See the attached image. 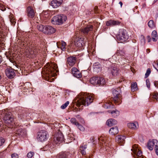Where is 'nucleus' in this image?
<instances>
[{
  "instance_id": "nucleus-1",
  "label": "nucleus",
  "mask_w": 158,
  "mask_h": 158,
  "mask_svg": "<svg viewBox=\"0 0 158 158\" xmlns=\"http://www.w3.org/2000/svg\"><path fill=\"white\" fill-rule=\"evenodd\" d=\"M81 94V96L76 103L77 106H80L81 105L88 106L93 102V98L92 96L87 95L86 93Z\"/></svg>"
},
{
  "instance_id": "nucleus-2",
  "label": "nucleus",
  "mask_w": 158,
  "mask_h": 158,
  "mask_svg": "<svg viewBox=\"0 0 158 158\" xmlns=\"http://www.w3.org/2000/svg\"><path fill=\"white\" fill-rule=\"evenodd\" d=\"M0 114L6 124H13L14 123L13 116L10 110L6 109L0 111Z\"/></svg>"
},
{
  "instance_id": "nucleus-3",
  "label": "nucleus",
  "mask_w": 158,
  "mask_h": 158,
  "mask_svg": "<svg viewBox=\"0 0 158 158\" xmlns=\"http://www.w3.org/2000/svg\"><path fill=\"white\" fill-rule=\"evenodd\" d=\"M67 19L66 16L63 14L57 15L54 16L52 19V23L55 25H61Z\"/></svg>"
},
{
  "instance_id": "nucleus-4",
  "label": "nucleus",
  "mask_w": 158,
  "mask_h": 158,
  "mask_svg": "<svg viewBox=\"0 0 158 158\" xmlns=\"http://www.w3.org/2000/svg\"><path fill=\"white\" fill-rule=\"evenodd\" d=\"M112 59L114 60L116 62L118 61L120 62L122 61L123 59L124 60L126 58V53L125 51L123 49L117 50L116 53L112 57Z\"/></svg>"
},
{
  "instance_id": "nucleus-5",
  "label": "nucleus",
  "mask_w": 158,
  "mask_h": 158,
  "mask_svg": "<svg viewBox=\"0 0 158 158\" xmlns=\"http://www.w3.org/2000/svg\"><path fill=\"white\" fill-rule=\"evenodd\" d=\"M117 40L121 43L126 41L129 37V35L126 30L121 29L120 30L119 33L116 36Z\"/></svg>"
},
{
  "instance_id": "nucleus-6",
  "label": "nucleus",
  "mask_w": 158,
  "mask_h": 158,
  "mask_svg": "<svg viewBox=\"0 0 158 158\" xmlns=\"http://www.w3.org/2000/svg\"><path fill=\"white\" fill-rule=\"evenodd\" d=\"M121 93V91L119 88L116 89H112V93L114 96L113 99L114 103L118 104L120 103V97L121 95L120 93Z\"/></svg>"
},
{
  "instance_id": "nucleus-7",
  "label": "nucleus",
  "mask_w": 158,
  "mask_h": 158,
  "mask_svg": "<svg viewBox=\"0 0 158 158\" xmlns=\"http://www.w3.org/2000/svg\"><path fill=\"white\" fill-rule=\"evenodd\" d=\"M47 132L45 131L41 130L37 133V139L41 142L46 140L48 139Z\"/></svg>"
},
{
  "instance_id": "nucleus-8",
  "label": "nucleus",
  "mask_w": 158,
  "mask_h": 158,
  "mask_svg": "<svg viewBox=\"0 0 158 158\" xmlns=\"http://www.w3.org/2000/svg\"><path fill=\"white\" fill-rule=\"evenodd\" d=\"M131 150L135 155H136V157H135V158H144L142 156V151L138 148L137 145L136 144L134 145Z\"/></svg>"
},
{
  "instance_id": "nucleus-9",
  "label": "nucleus",
  "mask_w": 158,
  "mask_h": 158,
  "mask_svg": "<svg viewBox=\"0 0 158 158\" xmlns=\"http://www.w3.org/2000/svg\"><path fill=\"white\" fill-rule=\"evenodd\" d=\"M77 58L75 57L70 56L67 58V63L66 64L67 67L69 66L72 67L73 66L76 62Z\"/></svg>"
},
{
  "instance_id": "nucleus-10",
  "label": "nucleus",
  "mask_w": 158,
  "mask_h": 158,
  "mask_svg": "<svg viewBox=\"0 0 158 158\" xmlns=\"http://www.w3.org/2000/svg\"><path fill=\"white\" fill-rule=\"evenodd\" d=\"M108 71L113 76H117L119 73V69L115 65L114 66H112L109 68L108 69Z\"/></svg>"
},
{
  "instance_id": "nucleus-11",
  "label": "nucleus",
  "mask_w": 158,
  "mask_h": 158,
  "mask_svg": "<svg viewBox=\"0 0 158 158\" xmlns=\"http://www.w3.org/2000/svg\"><path fill=\"white\" fill-rule=\"evenodd\" d=\"M6 76L9 78L12 79L15 76V73L14 69L11 68H7L6 70Z\"/></svg>"
},
{
  "instance_id": "nucleus-12",
  "label": "nucleus",
  "mask_w": 158,
  "mask_h": 158,
  "mask_svg": "<svg viewBox=\"0 0 158 158\" xmlns=\"http://www.w3.org/2000/svg\"><path fill=\"white\" fill-rule=\"evenodd\" d=\"M151 39L150 36L149 35L147 36V39L148 40V42H150L152 40L153 42H156L158 40V36L157 35V33L156 31H153L152 33Z\"/></svg>"
},
{
  "instance_id": "nucleus-13",
  "label": "nucleus",
  "mask_w": 158,
  "mask_h": 158,
  "mask_svg": "<svg viewBox=\"0 0 158 158\" xmlns=\"http://www.w3.org/2000/svg\"><path fill=\"white\" fill-rule=\"evenodd\" d=\"M27 13L29 18H33L35 16V14L34 10L33 8L30 6H28L27 8Z\"/></svg>"
},
{
  "instance_id": "nucleus-14",
  "label": "nucleus",
  "mask_w": 158,
  "mask_h": 158,
  "mask_svg": "<svg viewBox=\"0 0 158 158\" xmlns=\"http://www.w3.org/2000/svg\"><path fill=\"white\" fill-rule=\"evenodd\" d=\"M55 29L51 26H46L44 33L46 34H52L55 32Z\"/></svg>"
},
{
  "instance_id": "nucleus-15",
  "label": "nucleus",
  "mask_w": 158,
  "mask_h": 158,
  "mask_svg": "<svg viewBox=\"0 0 158 158\" xmlns=\"http://www.w3.org/2000/svg\"><path fill=\"white\" fill-rule=\"evenodd\" d=\"M126 137L123 135H118L115 138L116 142L120 145H123L125 143Z\"/></svg>"
},
{
  "instance_id": "nucleus-16",
  "label": "nucleus",
  "mask_w": 158,
  "mask_h": 158,
  "mask_svg": "<svg viewBox=\"0 0 158 158\" xmlns=\"http://www.w3.org/2000/svg\"><path fill=\"white\" fill-rule=\"evenodd\" d=\"M63 0H53L51 1L50 5L54 8L60 6L62 3Z\"/></svg>"
},
{
  "instance_id": "nucleus-17",
  "label": "nucleus",
  "mask_w": 158,
  "mask_h": 158,
  "mask_svg": "<svg viewBox=\"0 0 158 158\" xmlns=\"http://www.w3.org/2000/svg\"><path fill=\"white\" fill-rule=\"evenodd\" d=\"M72 73L73 75L77 78H79L81 77V75L80 71L76 68H73L72 69Z\"/></svg>"
},
{
  "instance_id": "nucleus-18",
  "label": "nucleus",
  "mask_w": 158,
  "mask_h": 158,
  "mask_svg": "<svg viewBox=\"0 0 158 158\" xmlns=\"http://www.w3.org/2000/svg\"><path fill=\"white\" fill-rule=\"evenodd\" d=\"M121 22L117 20H110L106 23V25L107 26H114L119 25Z\"/></svg>"
},
{
  "instance_id": "nucleus-19",
  "label": "nucleus",
  "mask_w": 158,
  "mask_h": 158,
  "mask_svg": "<svg viewBox=\"0 0 158 158\" xmlns=\"http://www.w3.org/2000/svg\"><path fill=\"white\" fill-rule=\"evenodd\" d=\"M85 42L83 38L78 39V40L75 42V45L78 47H81L85 45Z\"/></svg>"
},
{
  "instance_id": "nucleus-20",
  "label": "nucleus",
  "mask_w": 158,
  "mask_h": 158,
  "mask_svg": "<svg viewBox=\"0 0 158 158\" xmlns=\"http://www.w3.org/2000/svg\"><path fill=\"white\" fill-rule=\"evenodd\" d=\"M157 140L153 139L152 141H149L148 143V148L150 150H152L153 148V147L156 144Z\"/></svg>"
},
{
  "instance_id": "nucleus-21",
  "label": "nucleus",
  "mask_w": 158,
  "mask_h": 158,
  "mask_svg": "<svg viewBox=\"0 0 158 158\" xmlns=\"http://www.w3.org/2000/svg\"><path fill=\"white\" fill-rule=\"evenodd\" d=\"M16 134L18 135H19L24 137L26 136L27 132L26 130L20 128L18 129H16Z\"/></svg>"
},
{
  "instance_id": "nucleus-22",
  "label": "nucleus",
  "mask_w": 158,
  "mask_h": 158,
  "mask_svg": "<svg viewBox=\"0 0 158 158\" xmlns=\"http://www.w3.org/2000/svg\"><path fill=\"white\" fill-rule=\"evenodd\" d=\"M93 29V26L92 25H89L86 26L81 30V32H83L85 35H86L90 31H91Z\"/></svg>"
},
{
  "instance_id": "nucleus-23",
  "label": "nucleus",
  "mask_w": 158,
  "mask_h": 158,
  "mask_svg": "<svg viewBox=\"0 0 158 158\" xmlns=\"http://www.w3.org/2000/svg\"><path fill=\"white\" fill-rule=\"evenodd\" d=\"M106 124L109 127H111L117 123V121L114 119L111 118L107 120Z\"/></svg>"
},
{
  "instance_id": "nucleus-24",
  "label": "nucleus",
  "mask_w": 158,
  "mask_h": 158,
  "mask_svg": "<svg viewBox=\"0 0 158 158\" xmlns=\"http://www.w3.org/2000/svg\"><path fill=\"white\" fill-rule=\"evenodd\" d=\"M118 132V130L117 127H112L109 130V133L112 135L117 134Z\"/></svg>"
},
{
  "instance_id": "nucleus-25",
  "label": "nucleus",
  "mask_w": 158,
  "mask_h": 158,
  "mask_svg": "<svg viewBox=\"0 0 158 158\" xmlns=\"http://www.w3.org/2000/svg\"><path fill=\"white\" fill-rule=\"evenodd\" d=\"M57 47L60 48L61 50L63 51L65 50L66 49V43L63 41H62L59 44L57 43Z\"/></svg>"
},
{
  "instance_id": "nucleus-26",
  "label": "nucleus",
  "mask_w": 158,
  "mask_h": 158,
  "mask_svg": "<svg viewBox=\"0 0 158 158\" xmlns=\"http://www.w3.org/2000/svg\"><path fill=\"white\" fill-rule=\"evenodd\" d=\"M106 83L105 80L102 77H98V84L97 85H103Z\"/></svg>"
},
{
  "instance_id": "nucleus-27",
  "label": "nucleus",
  "mask_w": 158,
  "mask_h": 158,
  "mask_svg": "<svg viewBox=\"0 0 158 158\" xmlns=\"http://www.w3.org/2000/svg\"><path fill=\"white\" fill-rule=\"evenodd\" d=\"M56 139L58 142H61L64 140V136L61 133L56 135L54 137V140Z\"/></svg>"
},
{
  "instance_id": "nucleus-28",
  "label": "nucleus",
  "mask_w": 158,
  "mask_h": 158,
  "mask_svg": "<svg viewBox=\"0 0 158 158\" xmlns=\"http://www.w3.org/2000/svg\"><path fill=\"white\" fill-rule=\"evenodd\" d=\"M94 71L96 72H98L101 70V65L95 64L93 66Z\"/></svg>"
},
{
  "instance_id": "nucleus-29",
  "label": "nucleus",
  "mask_w": 158,
  "mask_h": 158,
  "mask_svg": "<svg viewBox=\"0 0 158 158\" xmlns=\"http://www.w3.org/2000/svg\"><path fill=\"white\" fill-rule=\"evenodd\" d=\"M87 148V145L86 144L82 145L80 147V150L81 153L82 155H84L86 154V152L85 150Z\"/></svg>"
},
{
  "instance_id": "nucleus-30",
  "label": "nucleus",
  "mask_w": 158,
  "mask_h": 158,
  "mask_svg": "<svg viewBox=\"0 0 158 158\" xmlns=\"http://www.w3.org/2000/svg\"><path fill=\"white\" fill-rule=\"evenodd\" d=\"M90 83L95 85H97L98 84V77H92L90 80Z\"/></svg>"
},
{
  "instance_id": "nucleus-31",
  "label": "nucleus",
  "mask_w": 158,
  "mask_h": 158,
  "mask_svg": "<svg viewBox=\"0 0 158 158\" xmlns=\"http://www.w3.org/2000/svg\"><path fill=\"white\" fill-rule=\"evenodd\" d=\"M127 126L130 128L135 129L137 128V127L138 126V123H128Z\"/></svg>"
},
{
  "instance_id": "nucleus-32",
  "label": "nucleus",
  "mask_w": 158,
  "mask_h": 158,
  "mask_svg": "<svg viewBox=\"0 0 158 158\" xmlns=\"http://www.w3.org/2000/svg\"><path fill=\"white\" fill-rule=\"evenodd\" d=\"M148 26L151 29H155L156 27V24L153 20H150L148 23Z\"/></svg>"
},
{
  "instance_id": "nucleus-33",
  "label": "nucleus",
  "mask_w": 158,
  "mask_h": 158,
  "mask_svg": "<svg viewBox=\"0 0 158 158\" xmlns=\"http://www.w3.org/2000/svg\"><path fill=\"white\" fill-rule=\"evenodd\" d=\"M109 113H111L112 116L114 118L116 117L119 114V111L116 110H113L111 112H110L109 111Z\"/></svg>"
},
{
  "instance_id": "nucleus-34",
  "label": "nucleus",
  "mask_w": 158,
  "mask_h": 158,
  "mask_svg": "<svg viewBox=\"0 0 158 158\" xmlns=\"http://www.w3.org/2000/svg\"><path fill=\"white\" fill-rule=\"evenodd\" d=\"M137 84L135 82L131 85V90L132 92H134L138 89Z\"/></svg>"
},
{
  "instance_id": "nucleus-35",
  "label": "nucleus",
  "mask_w": 158,
  "mask_h": 158,
  "mask_svg": "<svg viewBox=\"0 0 158 158\" xmlns=\"http://www.w3.org/2000/svg\"><path fill=\"white\" fill-rule=\"evenodd\" d=\"M45 26L41 24L38 25L37 26V28L40 31H42L44 33V31L45 30Z\"/></svg>"
},
{
  "instance_id": "nucleus-36",
  "label": "nucleus",
  "mask_w": 158,
  "mask_h": 158,
  "mask_svg": "<svg viewBox=\"0 0 158 158\" xmlns=\"http://www.w3.org/2000/svg\"><path fill=\"white\" fill-rule=\"evenodd\" d=\"M67 154L66 153H63L60 154L58 155L56 158H67Z\"/></svg>"
},
{
  "instance_id": "nucleus-37",
  "label": "nucleus",
  "mask_w": 158,
  "mask_h": 158,
  "mask_svg": "<svg viewBox=\"0 0 158 158\" xmlns=\"http://www.w3.org/2000/svg\"><path fill=\"white\" fill-rule=\"evenodd\" d=\"M70 122L72 123L75 125H77L78 124V123L77 121L76 120L75 118H72L70 120Z\"/></svg>"
},
{
  "instance_id": "nucleus-38",
  "label": "nucleus",
  "mask_w": 158,
  "mask_h": 158,
  "mask_svg": "<svg viewBox=\"0 0 158 158\" xmlns=\"http://www.w3.org/2000/svg\"><path fill=\"white\" fill-rule=\"evenodd\" d=\"M69 104V101L66 102L64 104H63L61 106V108L62 109H65L68 105Z\"/></svg>"
},
{
  "instance_id": "nucleus-39",
  "label": "nucleus",
  "mask_w": 158,
  "mask_h": 158,
  "mask_svg": "<svg viewBox=\"0 0 158 158\" xmlns=\"http://www.w3.org/2000/svg\"><path fill=\"white\" fill-rule=\"evenodd\" d=\"M151 69H148L146 71V72L145 74V78H147L149 75L151 73Z\"/></svg>"
},
{
  "instance_id": "nucleus-40",
  "label": "nucleus",
  "mask_w": 158,
  "mask_h": 158,
  "mask_svg": "<svg viewBox=\"0 0 158 158\" xmlns=\"http://www.w3.org/2000/svg\"><path fill=\"white\" fill-rule=\"evenodd\" d=\"M78 128L81 131H84V128L79 123L77 125Z\"/></svg>"
},
{
  "instance_id": "nucleus-41",
  "label": "nucleus",
  "mask_w": 158,
  "mask_h": 158,
  "mask_svg": "<svg viewBox=\"0 0 158 158\" xmlns=\"http://www.w3.org/2000/svg\"><path fill=\"white\" fill-rule=\"evenodd\" d=\"M5 142V139L2 137H0V147L3 145Z\"/></svg>"
},
{
  "instance_id": "nucleus-42",
  "label": "nucleus",
  "mask_w": 158,
  "mask_h": 158,
  "mask_svg": "<svg viewBox=\"0 0 158 158\" xmlns=\"http://www.w3.org/2000/svg\"><path fill=\"white\" fill-rule=\"evenodd\" d=\"M34 152H30L28 153L27 154V157L28 158H31L33 156Z\"/></svg>"
},
{
  "instance_id": "nucleus-43",
  "label": "nucleus",
  "mask_w": 158,
  "mask_h": 158,
  "mask_svg": "<svg viewBox=\"0 0 158 158\" xmlns=\"http://www.w3.org/2000/svg\"><path fill=\"white\" fill-rule=\"evenodd\" d=\"M153 98L155 99L157 101H158V94L157 93H154L153 95Z\"/></svg>"
},
{
  "instance_id": "nucleus-44",
  "label": "nucleus",
  "mask_w": 158,
  "mask_h": 158,
  "mask_svg": "<svg viewBox=\"0 0 158 158\" xmlns=\"http://www.w3.org/2000/svg\"><path fill=\"white\" fill-rule=\"evenodd\" d=\"M106 139V138H104L103 137H100L99 138H98V140L99 141H101L102 142H104V144H105V142H104L105 140Z\"/></svg>"
},
{
  "instance_id": "nucleus-45",
  "label": "nucleus",
  "mask_w": 158,
  "mask_h": 158,
  "mask_svg": "<svg viewBox=\"0 0 158 158\" xmlns=\"http://www.w3.org/2000/svg\"><path fill=\"white\" fill-rule=\"evenodd\" d=\"M12 158H18L19 156L18 154L16 153H14L11 155Z\"/></svg>"
},
{
  "instance_id": "nucleus-46",
  "label": "nucleus",
  "mask_w": 158,
  "mask_h": 158,
  "mask_svg": "<svg viewBox=\"0 0 158 158\" xmlns=\"http://www.w3.org/2000/svg\"><path fill=\"white\" fill-rule=\"evenodd\" d=\"M146 85L147 87L148 88H149L150 87V82L149 81V80L148 79H147L146 80Z\"/></svg>"
},
{
  "instance_id": "nucleus-47",
  "label": "nucleus",
  "mask_w": 158,
  "mask_h": 158,
  "mask_svg": "<svg viewBox=\"0 0 158 158\" xmlns=\"http://www.w3.org/2000/svg\"><path fill=\"white\" fill-rule=\"evenodd\" d=\"M155 150L156 155L158 156V145L156 144L155 145Z\"/></svg>"
},
{
  "instance_id": "nucleus-48",
  "label": "nucleus",
  "mask_w": 158,
  "mask_h": 158,
  "mask_svg": "<svg viewBox=\"0 0 158 158\" xmlns=\"http://www.w3.org/2000/svg\"><path fill=\"white\" fill-rule=\"evenodd\" d=\"M50 66L51 67H52L53 69L54 70H56L57 67L56 65L52 64Z\"/></svg>"
},
{
  "instance_id": "nucleus-49",
  "label": "nucleus",
  "mask_w": 158,
  "mask_h": 158,
  "mask_svg": "<svg viewBox=\"0 0 158 158\" xmlns=\"http://www.w3.org/2000/svg\"><path fill=\"white\" fill-rule=\"evenodd\" d=\"M18 117L20 118L21 119H22L25 117V115L22 114H19Z\"/></svg>"
},
{
  "instance_id": "nucleus-50",
  "label": "nucleus",
  "mask_w": 158,
  "mask_h": 158,
  "mask_svg": "<svg viewBox=\"0 0 158 158\" xmlns=\"http://www.w3.org/2000/svg\"><path fill=\"white\" fill-rule=\"evenodd\" d=\"M49 72H50L49 71L48 72H47L46 73L45 71V70H44V71H42V73L43 74H44L45 73H46V77H48V75L49 73Z\"/></svg>"
},
{
  "instance_id": "nucleus-51",
  "label": "nucleus",
  "mask_w": 158,
  "mask_h": 158,
  "mask_svg": "<svg viewBox=\"0 0 158 158\" xmlns=\"http://www.w3.org/2000/svg\"><path fill=\"white\" fill-rule=\"evenodd\" d=\"M154 84L156 87L158 88V81L155 82Z\"/></svg>"
},
{
  "instance_id": "nucleus-52",
  "label": "nucleus",
  "mask_w": 158,
  "mask_h": 158,
  "mask_svg": "<svg viewBox=\"0 0 158 158\" xmlns=\"http://www.w3.org/2000/svg\"><path fill=\"white\" fill-rule=\"evenodd\" d=\"M2 56L1 55H0V64L2 62Z\"/></svg>"
},
{
  "instance_id": "nucleus-53",
  "label": "nucleus",
  "mask_w": 158,
  "mask_h": 158,
  "mask_svg": "<svg viewBox=\"0 0 158 158\" xmlns=\"http://www.w3.org/2000/svg\"><path fill=\"white\" fill-rule=\"evenodd\" d=\"M150 52V50L149 49H147L146 50V52L147 53H149Z\"/></svg>"
},
{
  "instance_id": "nucleus-54",
  "label": "nucleus",
  "mask_w": 158,
  "mask_h": 158,
  "mask_svg": "<svg viewBox=\"0 0 158 158\" xmlns=\"http://www.w3.org/2000/svg\"><path fill=\"white\" fill-rule=\"evenodd\" d=\"M153 67L154 68L158 71V68H157L156 67L154 64H153Z\"/></svg>"
},
{
  "instance_id": "nucleus-55",
  "label": "nucleus",
  "mask_w": 158,
  "mask_h": 158,
  "mask_svg": "<svg viewBox=\"0 0 158 158\" xmlns=\"http://www.w3.org/2000/svg\"><path fill=\"white\" fill-rule=\"evenodd\" d=\"M3 126V125L2 123L0 122V127H2Z\"/></svg>"
},
{
  "instance_id": "nucleus-56",
  "label": "nucleus",
  "mask_w": 158,
  "mask_h": 158,
  "mask_svg": "<svg viewBox=\"0 0 158 158\" xmlns=\"http://www.w3.org/2000/svg\"><path fill=\"white\" fill-rule=\"evenodd\" d=\"M119 4H120L121 7L122 6V5H123V3H122V2H119Z\"/></svg>"
},
{
  "instance_id": "nucleus-57",
  "label": "nucleus",
  "mask_w": 158,
  "mask_h": 158,
  "mask_svg": "<svg viewBox=\"0 0 158 158\" xmlns=\"http://www.w3.org/2000/svg\"><path fill=\"white\" fill-rule=\"evenodd\" d=\"M157 63L156 64V63H155V64H156V65L157 66V68H158V60L156 61Z\"/></svg>"
},
{
  "instance_id": "nucleus-58",
  "label": "nucleus",
  "mask_w": 158,
  "mask_h": 158,
  "mask_svg": "<svg viewBox=\"0 0 158 158\" xmlns=\"http://www.w3.org/2000/svg\"><path fill=\"white\" fill-rule=\"evenodd\" d=\"M33 52L35 54H36V50L35 49H34V50H33Z\"/></svg>"
},
{
  "instance_id": "nucleus-59",
  "label": "nucleus",
  "mask_w": 158,
  "mask_h": 158,
  "mask_svg": "<svg viewBox=\"0 0 158 158\" xmlns=\"http://www.w3.org/2000/svg\"><path fill=\"white\" fill-rule=\"evenodd\" d=\"M98 9V7L97 6H95V7L94 8V10L96 11V10H97Z\"/></svg>"
},
{
  "instance_id": "nucleus-60",
  "label": "nucleus",
  "mask_w": 158,
  "mask_h": 158,
  "mask_svg": "<svg viewBox=\"0 0 158 158\" xmlns=\"http://www.w3.org/2000/svg\"><path fill=\"white\" fill-rule=\"evenodd\" d=\"M142 40L143 41L144 43L145 42V40L144 38H143Z\"/></svg>"
},
{
  "instance_id": "nucleus-61",
  "label": "nucleus",
  "mask_w": 158,
  "mask_h": 158,
  "mask_svg": "<svg viewBox=\"0 0 158 158\" xmlns=\"http://www.w3.org/2000/svg\"><path fill=\"white\" fill-rule=\"evenodd\" d=\"M53 70H50V73H52Z\"/></svg>"
},
{
  "instance_id": "nucleus-62",
  "label": "nucleus",
  "mask_w": 158,
  "mask_h": 158,
  "mask_svg": "<svg viewBox=\"0 0 158 158\" xmlns=\"http://www.w3.org/2000/svg\"><path fill=\"white\" fill-rule=\"evenodd\" d=\"M157 0H155L154 2H155Z\"/></svg>"
},
{
  "instance_id": "nucleus-63",
  "label": "nucleus",
  "mask_w": 158,
  "mask_h": 158,
  "mask_svg": "<svg viewBox=\"0 0 158 158\" xmlns=\"http://www.w3.org/2000/svg\"><path fill=\"white\" fill-rule=\"evenodd\" d=\"M1 79V75H0V80Z\"/></svg>"
},
{
  "instance_id": "nucleus-64",
  "label": "nucleus",
  "mask_w": 158,
  "mask_h": 158,
  "mask_svg": "<svg viewBox=\"0 0 158 158\" xmlns=\"http://www.w3.org/2000/svg\"><path fill=\"white\" fill-rule=\"evenodd\" d=\"M107 108H109V107H108V106H107Z\"/></svg>"
}]
</instances>
